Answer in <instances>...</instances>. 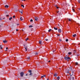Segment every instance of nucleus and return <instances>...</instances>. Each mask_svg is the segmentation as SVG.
I'll return each mask as SVG.
<instances>
[{"mask_svg": "<svg viewBox=\"0 0 80 80\" xmlns=\"http://www.w3.org/2000/svg\"><path fill=\"white\" fill-rule=\"evenodd\" d=\"M57 5L56 6V5H55V7H57Z\"/></svg>", "mask_w": 80, "mask_h": 80, "instance_id": "obj_48", "label": "nucleus"}, {"mask_svg": "<svg viewBox=\"0 0 80 80\" xmlns=\"http://www.w3.org/2000/svg\"><path fill=\"white\" fill-rule=\"evenodd\" d=\"M79 10H80V9H79Z\"/></svg>", "mask_w": 80, "mask_h": 80, "instance_id": "obj_54", "label": "nucleus"}, {"mask_svg": "<svg viewBox=\"0 0 80 80\" xmlns=\"http://www.w3.org/2000/svg\"><path fill=\"white\" fill-rule=\"evenodd\" d=\"M11 19H12V17H11L9 18V20H11Z\"/></svg>", "mask_w": 80, "mask_h": 80, "instance_id": "obj_25", "label": "nucleus"}, {"mask_svg": "<svg viewBox=\"0 0 80 80\" xmlns=\"http://www.w3.org/2000/svg\"><path fill=\"white\" fill-rule=\"evenodd\" d=\"M2 47H1V49H2Z\"/></svg>", "mask_w": 80, "mask_h": 80, "instance_id": "obj_41", "label": "nucleus"}, {"mask_svg": "<svg viewBox=\"0 0 80 80\" xmlns=\"http://www.w3.org/2000/svg\"><path fill=\"white\" fill-rule=\"evenodd\" d=\"M65 60H69L70 58H69V57H65Z\"/></svg>", "mask_w": 80, "mask_h": 80, "instance_id": "obj_2", "label": "nucleus"}, {"mask_svg": "<svg viewBox=\"0 0 80 80\" xmlns=\"http://www.w3.org/2000/svg\"><path fill=\"white\" fill-rule=\"evenodd\" d=\"M45 40H46V41H48V39H46Z\"/></svg>", "mask_w": 80, "mask_h": 80, "instance_id": "obj_38", "label": "nucleus"}, {"mask_svg": "<svg viewBox=\"0 0 80 80\" xmlns=\"http://www.w3.org/2000/svg\"><path fill=\"white\" fill-rule=\"evenodd\" d=\"M68 54H69V55H71V54H72V52H68Z\"/></svg>", "mask_w": 80, "mask_h": 80, "instance_id": "obj_21", "label": "nucleus"}, {"mask_svg": "<svg viewBox=\"0 0 80 80\" xmlns=\"http://www.w3.org/2000/svg\"><path fill=\"white\" fill-rule=\"evenodd\" d=\"M76 35V34H73V35H72V36H73V37H75Z\"/></svg>", "mask_w": 80, "mask_h": 80, "instance_id": "obj_17", "label": "nucleus"}, {"mask_svg": "<svg viewBox=\"0 0 80 80\" xmlns=\"http://www.w3.org/2000/svg\"><path fill=\"white\" fill-rule=\"evenodd\" d=\"M2 47V45H0V47Z\"/></svg>", "mask_w": 80, "mask_h": 80, "instance_id": "obj_49", "label": "nucleus"}, {"mask_svg": "<svg viewBox=\"0 0 80 80\" xmlns=\"http://www.w3.org/2000/svg\"><path fill=\"white\" fill-rule=\"evenodd\" d=\"M66 42H68V39H67L66 40Z\"/></svg>", "mask_w": 80, "mask_h": 80, "instance_id": "obj_24", "label": "nucleus"}, {"mask_svg": "<svg viewBox=\"0 0 80 80\" xmlns=\"http://www.w3.org/2000/svg\"><path fill=\"white\" fill-rule=\"evenodd\" d=\"M1 26H0V27H1Z\"/></svg>", "mask_w": 80, "mask_h": 80, "instance_id": "obj_52", "label": "nucleus"}, {"mask_svg": "<svg viewBox=\"0 0 80 80\" xmlns=\"http://www.w3.org/2000/svg\"><path fill=\"white\" fill-rule=\"evenodd\" d=\"M30 75H32V73L31 72L30 74H29Z\"/></svg>", "mask_w": 80, "mask_h": 80, "instance_id": "obj_26", "label": "nucleus"}, {"mask_svg": "<svg viewBox=\"0 0 80 80\" xmlns=\"http://www.w3.org/2000/svg\"><path fill=\"white\" fill-rule=\"evenodd\" d=\"M75 64L76 65H78V62H76Z\"/></svg>", "mask_w": 80, "mask_h": 80, "instance_id": "obj_27", "label": "nucleus"}, {"mask_svg": "<svg viewBox=\"0 0 80 80\" xmlns=\"http://www.w3.org/2000/svg\"><path fill=\"white\" fill-rule=\"evenodd\" d=\"M8 49V48H6V50H7Z\"/></svg>", "mask_w": 80, "mask_h": 80, "instance_id": "obj_42", "label": "nucleus"}, {"mask_svg": "<svg viewBox=\"0 0 80 80\" xmlns=\"http://www.w3.org/2000/svg\"><path fill=\"white\" fill-rule=\"evenodd\" d=\"M45 76H46V75H43V76H41V78H43V77H45Z\"/></svg>", "mask_w": 80, "mask_h": 80, "instance_id": "obj_14", "label": "nucleus"}, {"mask_svg": "<svg viewBox=\"0 0 80 80\" xmlns=\"http://www.w3.org/2000/svg\"><path fill=\"white\" fill-rule=\"evenodd\" d=\"M3 42L4 43H7V41L5 40H3Z\"/></svg>", "mask_w": 80, "mask_h": 80, "instance_id": "obj_8", "label": "nucleus"}, {"mask_svg": "<svg viewBox=\"0 0 80 80\" xmlns=\"http://www.w3.org/2000/svg\"><path fill=\"white\" fill-rule=\"evenodd\" d=\"M69 70H72V67H70L69 68Z\"/></svg>", "mask_w": 80, "mask_h": 80, "instance_id": "obj_9", "label": "nucleus"}, {"mask_svg": "<svg viewBox=\"0 0 80 80\" xmlns=\"http://www.w3.org/2000/svg\"><path fill=\"white\" fill-rule=\"evenodd\" d=\"M35 54H36V55H38V52H36V53H35Z\"/></svg>", "mask_w": 80, "mask_h": 80, "instance_id": "obj_33", "label": "nucleus"}, {"mask_svg": "<svg viewBox=\"0 0 80 80\" xmlns=\"http://www.w3.org/2000/svg\"><path fill=\"white\" fill-rule=\"evenodd\" d=\"M73 72H72V75H73Z\"/></svg>", "mask_w": 80, "mask_h": 80, "instance_id": "obj_37", "label": "nucleus"}, {"mask_svg": "<svg viewBox=\"0 0 80 80\" xmlns=\"http://www.w3.org/2000/svg\"><path fill=\"white\" fill-rule=\"evenodd\" d=\"M28 72L29 73H32V70H28Z\"/></svg>", "mask_w": 80, "mask_h": 80, "instance_id": "obj_16", "label": "nucleus"}, {"mask_svg": "<svg viewBox=\"0 0 80 80\" xmlns=\"http://www.w3.org/2000/svg\"><path fill=\"white\" fill-rule=\"evenodd\" d=\"M28 40V38H27L26 39V41H27V40Z\"/></svg>", "mask_w": 80, "mask_h": 80, "instance_id": "obj_28", "label": "nucleus"}, {"mask_svg": "<svg viewBox=\"0 0 80 80\" xmlns=\"http://www.w3.org/2000/svg\"><path fill=\"white\" fill-rule=\"evenodd\" d=\"M72 80H74V77H72Z\"/></svg>", "mask_w": 80, "mask_h": 80, "instance_id": "obj_31", "label": "nucleus"}, {"mask_svg": "<svg viewBox=\"0 0 80 80\" xmlns=\"http://www.w3.org/2000/svg\"><path fill=\"white\" fill-rule=\"evenodd\" d=\"M19 12H20V13H21L22 14V12H23V10H22V9H20L19 10Z\"/></svg>", "mask_w": 80, "mask_h": 80, "instance_id": "obj_4", "label": "nucleus"}, {"mask_svg": "<svg viewBox=\"0 0 80 80\" xmlns=\"http://www.w3.org/2000/svg\"><path fill=\"white\" fill-rule=\"evenodd\" d=\"M78 2L79 3H80V0H78Z\"/></svg>", "mask_w": 80, "mask_h": 80, "instance_id": "obj_35", "label": "nucleus"}, {"mask_svg": "<svg viewBox=\"0 0 80 80\" xmlns=\"http://www.w3.org/2000/svg\"><path fill=\"white\" fill-rule=\"evenodd\" d=\"M39 43L40 45H42V41L40 40H39Z\"/></svg>", "mask_w": 80, "mask_h": 80, "instance_id": "obj_6", "label": "nucleus"}, {"mask_svg": "<svg viewBox=\"0 0 80 80\" xmlns=\"http://www.w3.org/2000/svg\"><path fill=\"white\" fill-rule=\"evenodd\" d=\"M52 30V29H50L49 30H48V32H50V31H51Z\"/></svg>", "mask_w": 80, "mask_h": 80, "instance_id": "obj_20", "label": "nucleus"}, {"mask_svg": "<svg viewBox=\"0 0 80 80\" xmlns=\"http://www.w3.org/2000/svg\"><path fill=\"white\" fill-rule=\"evenodd\" d=\"M57 75H58V74L56 73H55L54 74V77H57Z\"/></svg>", "mask_w": 80, "mask_h": 80, "instance_id": "obj_7", "label": "nucleus"}, {"mask_svg": "<svg viewBox=\"0 0 80 80\" xmlns=\"http://www.w3.org/2000/svg\"><path fill=\"white\" fill-rule=\"evenodd\" d=\"M27 59H28V60H30V57H28L27 58Z\"/></svg>", "mask_w": 80, "mask_h": 80, "instance_id": "obj_13", "label": "nucleus"}, {"mask_svg": "<svg viewBox=\"0 0 80 80\" xmlns=\"http://www.w3.org/2000/svg\"><path fill=\"white\" fill-rule=\"evenodd\" d=\"M17 25H19V24H17Z\"/></svg>", "mask_w": 80, "mask_h": 80, "instance_id": "obj_44", "label": "nucleus"}, {"mask_svg": "<svg viewBox=\"0 0 80 80\" xmlns=\"http://www.w3.org/2000/svg\"><path fill=\"white\" fill-rule=\"evenodd\" d=\"M20 20L22 21V20H23V17H21L20 18Z\"/></svg>", "mask_w": 80, "mask_h": 80, "instance_id": "obj_10", "label": "nucleus"}, {"mask_svg": "<svg viewBox=\"0 0 80 80\" xmlns=\"http://www.w3.org/2000/svg\"><path fill=\"white\" fill-rule=\"evenodd\" d=\"M21 7H22L23 8H24V6L23 5H21Z\"/></svg>", "mask_w": 80, "mask_h": 80, "instance_id": "obj_23", "label": "nucleus"}, {"mask_svg": "<svg viewBox=\"0 0 80 80\" xmlns=\"http://www.w3.org/2000/svg\"><path fill=\"white\" fill-rule=\"evenodd\" d=\"M24 48H25V50L26 51H27V47H25Z\"/></svg>", "mask_w": 80, "mask_h": 80, "instance_id": "obj_18", "label": "nucleus"}, {"mask_svg": "<svg viewBox=\"0 0 80 80\" xmlns=\"http://www.w3.org/2000/svg\"><path fill=\"white\" fill-rule=\"evenodd\" d=\"M58 36H60V35L58 34Z\"/></svg>", "mask_w": 80, "mask_h": 80, "instance_id": "obj_46", "label": "nucleus"}, {"mask_svg": "<svg viewBox=\"0 0 80 80\" xmlns=\"http://www.w3.org/2000/svg\"><path fill=\"white\" fill-rule=\"evenodd\" d=\"M59 41H60V42H61V39H59Z\"/></svg>", "mask_w": 80, "mask_h": 80, "instance_id": "obj_43", "label": "nucleus"}, {"mask_svg": "<svg viewBox=\"0 0 80 80\" xmlns=\"http://www.w3.org/2000/svg\"><path fill=\"white\" fill-rule=\"evenodd\" d=\"M25 0H24V1H25Z\"/></svg>", "mask_w": 80, "mask_h": 80, "instance_id": "obj_51", "label": "nucleus"}, {"mask_svg": "<svg viewBox=\"0 0 80 80\" xmlns=\"http://www.w3.org/2000/svg\"><path fill=\"white\" fill-rule=\"evenodd\" d=\"M69 22H70V21H71V19H69Z\"/></svg>", "mask_w": 80, "mask_h": 80, "instance_id": "obj_34", "label": "nucleus"}, {"mask_svg": "<svg viewBox=\"0 0 80 80\" xmlns=\"http://www.w3.org/2000/svg\"><path fill=\"white\" fill-rule=\"evenodd\" d=\"M67 73H69L70 74V76H72V75L70 74V73H69V72H68Z\"/></svg>", "mask_w": 80, "mask_h": 80, "instance_id": "obj_30", "label": "nucleus"}, {"mask_svg": "<svg viewBox=\"0 0 80 80\" xmlns=\"http://www.w3.org/2000/svg\"><path fill=\"white\" fill-rule=\"evenodd\" d=\"M17 31H18V29H16V31L17 32Z\"/></svg>", "mask_w": 80, "mask_h": 80, "instance_id": "obj_40", "label": "nucleus"}, {"mask_svg": "<svg viewBox=\"0 0 80 80\" xmlns=\"http://www.w3.org/2000/svg\"><path fill=\"white\" fill-rule=\"evenodd\" d=\"M58 32L59 33H61L62 32V30L60 29H59L58 30Z\"/></svg>", "mask_w": 80, "mask_h": 80, "instance_id": "obj_5", "label": "nucleus"}, {"mask_svg": "<svg viewBox=\"0 0 80 80\" xmlns=\"http://www.w3.org/2000/svg\"><path fill=\"white\" fill-rule=\"evenodd\" d=\"M30 22H33V20H32V19H31V20H30Z\"/></svg>", "mask_w": 80, "mask_h": 80, "instance_id": "obj_32", "label": "nucleus"}, {"mask_svg": "<svg viewBox=\"0 0 80 80\" xmlns=\"http://www.w3.org/2000/svg\"><path fill=\"white\" fill-rule=\"evenodd\" d=\"M24 75V73L23 72H21L20 73V76L21 77H23Z\"/></svg>", "mask_w": 80, "mask_h": 80, "instance_id": "obj_1", "label": "nucleus"}, {"mask_svg": "<svg viewBox=\"0 0 80 80\" xmlns=\"http://www.w3.org/2000/svg\"><path fill=\"white\" fill-rule=\"evenodd\" d=\"M13 18H15V16H13Z\"/></svg>", "mask_w": 80, "mask_h": 80, "instance_id": "obj_29", "label": "nucleus"}, {"mask_svg": "<svg viewBox=\"0 0 80 80\" xmlns=\"http://www.w3.org/2000/svg\"><path fill=\"white\" fill-rule=\"evenodd\" d=\"M29 28H32V27H33V26L30 25L29 26Z\"/></svg>", "mask_w": 80, "mask_h": 80, "instance_id": "obj_15", "label": "nucleus"}, {"mask_svg": "<svg viewBox=\"0 0 80 80\" xmlns=\"http://www.w3.org/2000/svg\"><path fill=\"white\" fill-rule=\"evenodd\" d=\"M47 80H48V79H47Z\"/></svg>", "mask_w": 80, "mask_h": 80, "instance_id": "obj_50", "label": "nucleus"}, {"mask_svg": "<svg viewBox=\"0 0 80 80\" xmlns=\"http://www.w3.org/2000/svg\"><path fill=\"white\" fill-rule=\"evenodd\" d=\"M54 29L55 30H58V28H56L55 27H54Z\"/></svg>", "mask_w": 80, "mask_h": 80, "instance_id": "obj_12", "label": "nucleus"}, {"mask_svg": "<svg viewBox=\"0 0 80 80\" xmlns=\"http://www.w3.org/2000/svg\"><path fill=\"white\" fill-rule=\"evenodd\" d=\"M57 13H59L58 14H59V15H60V12L58 11L57 12Z\"/></svg>", "mask_w": 80, "mask_h": 80, "instance_id": "obj_19", "label": "nucleus"}, {"mask_svg": "<svg viewBox=\"0 0 80 80\" xmlns=\"http://www.w3.org/2000/svg\"><path fill=\"white\" fill-rule=\"evenodd\" d=\"M48 62H50V61H48Z\"/></svg>", "mask_w": 80, "mask_h": 80, "instance_id": "obj_47", "label": "nucleus"}, {"mask_svg": "<svg viewBox=\"0 0 80 80\" xmlns=\"http://www.w3.org/2000/svg\"><path fill=\"white\" fill-rule=\"evenodd\" d=\"M58 80H59L60 79V77H58L57 78Z\"/></svg>", "mask_w": 80, "mask_h": 80, "instance_id": "obj_22", "label": "nucleus"}, {"mask_svg": "<svg viewBox=\"0 0 80 80\" xmlns=\"http://www.w3.org/2000/svg\"><path fill=\"white\" fill-rule=\"evenodd\" d=\"M72 10H73V12H74V10H75L74 9H73Z\"/></svg>", "mask_w": 80, "mask_h": 80, "instance_id": "obj_39", "label": "nucleus"}, {"mask_svg": "<svg viewBox=\"0 0 80 80\" xmlns=\"http://www.w3.org/2000/svg\"><path fill=\"white\" fill-rule=\"evenodd\" d=\"M28 75V74H27L26 75V76H27Z\"/></svg>", "mask_w": 80, "mask_h": 80, "instance_id": "obj_45", "label": "nucleus"}, {"mask_svg": "<svg viewBox=\"0 0 80 80\" xmlns=\"http://www.w3.org/2000/svg\"><path fill=\"white\" fill-rule=\"evenodd\" d=\"M34 18L36 20V21H38V17H35Z\"/></svg>", "mask_w": 80, "mask_h": 80, "instance_id": "obj_3", "label": "nucleus"}, {"mask_svg": "<svg viewBox=\"0 0 80 80\" xmlns=\"http://www.w3.org/2000/svg\"><path fill=\"white\" fill-rule=\"evenodd\" d=\"M6 51H7V50H6Z\"/></svg>", "mask_w": 80, "mask_h": 80, "instance_id": "obj_53", "label": "nucleus"}, {"mask_svg": "<svg viewBox=\"0 0 80 80\" xmlns=\"http://www.w3.org/2000/svg\"><path fill=\"white\" fill-rule=\"evenodd\" d=\"M5 8H8V5H6L5 6Z\"/></svg>", "mask_w": 80, "mask_h": 80, "instance_id": "obj_11", "label": "nucleus"}, {"mask_svg": "<svg viewBox=\"0 0 80 80\" xmlns=\"http://www.w3.org/2000/svg\"><path fill=\"white\" fill-rule=\"evenodd\" d=\"M56 8H57V9L59 8L58 7H57V6H56Z\"/></svg>", "mask_w": 80, "mask_h": 80, "instance_id": "obj_36", "label": "nucleus"}]
</instances>
